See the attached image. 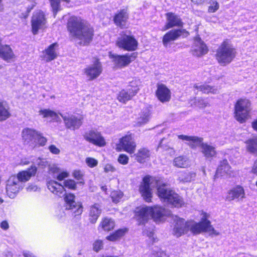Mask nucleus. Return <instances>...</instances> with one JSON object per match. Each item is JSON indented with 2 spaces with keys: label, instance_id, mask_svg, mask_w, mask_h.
<instances>
[{
  "label": "nucleus",
  "instance_id": "1",
  "mask_svg": "<svg viewBox=\"0 0 257 257\" xmlns=\"http://www.w3.org/2000/svg\"><path fill=\"white\" fill-rule=\"evenodd\" d=\"M157 188L159 198L175 207H180L184 203L182 198L173 190L167 187V185L161 179L150 176H145L139 187V192L143 199L148 202L151 201L152 193L150 186Z\"/></svg>",
  "mask_w": 257,
  "mask_h": 257
},
{
  "label": "nucleus",
  "instance_id": "2",
  "mask_svg": "<svg viewBox=\"0 0 257 257\" xmlns=\"http://www.w3.org/2000/svg\"><path fill=\"white\" fill-rule=\"evenodd\" d=\"M67 28L70 38L80 45H88L92 40L94 30L90 25L80 17H71Z\"/></svg>",
  "mask_w": 257,
  "mask_h": 257
},
{
  "label": "nucleus",
  "instance_id": "3",
  "mask_svg": "<svg viewBox=\"0 0 257 257\" xmlns=\"http://www.w3.org/2000/svg\"><path fill=\"white\" fill-rule=\"evenodd\" d=\"M48 189L53 194L59 196L64 197L65 207L66 209L72 210L75 216L81 214L83 212V207L81 203L76 202L75 196L73 194L64 193V186L57 182L51 180L47 183Z\"/></svg>",
  "mask_w": 257,
  "mask_h": 257
},
{
  "label": "nucleus",
  "instance_id": "4",
  "mask_svg": "<svg viewBox=\"0 0 257 257\" xmlns=\"http://www.w3.org/2000/svg\"><path fill=\"white\" fill-rule=\"evenodd\" d=\"M179 139L186 141L187 145L192 149L200 147L201 152L206 158H211L216 155L214 147L207 143H203V139L196 136H188L186 135H179Z\"/></svg>",
  "mask_w": 257,
  "mask_h": 257
},
{
  "label": "nucleus",
  "instance_id": "5",
  "mask_svg": "<svg viewBox=\"0 0 257 257\" xmlns=\"http://www.w3.org/2000/svg\"><path fill=\"white\" fill-rule=\"evenodd\" d=\"M235 50L231 42L226 40L217 49L216 57L219 64L225 65L232 61L235 56Z\"/></svg>",
  "mask_w": 257,
  "mask_h": 257
},
{
  "label": "nucleus",
  "instance_id": "6",
  "mask_svg": "<svg viewBox=\"0 0 257 257\" xmlns=\"http://www.w3.org/2000/svg\"><path fill=\"white\" fill-rule=\"evenodd\" d=\"M189 230L193 234H199L202 232H208L210 235L219 234V233L211 225L210 221L206 219H202L199 222L194 221H188V231Z\"/></svg>",
  "mask_w": 257,
  "mask_h": 257
},
{
  "label": "nucleus",
  "instance_id": "7",
  "mask_svg": "<svg viewBox=\"0 0 257 257\" xmlns=\"http://www.w3.org/2000/svg\"><path fill=\"white\" fill-rule=\"evenodd\" d=\"M250 101L247 99L238 100L235 105V117L240 123L247 119L251 110Z\"/></svg>",
  "mask_w": 257,
  "mask_h": 257
},
{
  "label": "nucleus",
  "instance_id": "8",
  "mask_svg": "<svg viewBox=\"0 0 257 257\" xmlns=\"http://www.w3.org/2000/svg\"><path fill=\"white\" fill-rule=\"evenodd\" d=\"M117 47L127 51H134L137 49L138 42L133 36L122 33L116 42Z\"/></svg>",
  "mask_w": 257,
  "mask_h": 257
},
{
  "label": "nucleus",
  "instance_id": "9",
  "mask_svg": "<svg viewBox=\"0 0 257 257\" xmlns=\"http://www.w3.org/2000/svg\"><path fill=\"white\" fill-rule=\"evenodd\" d=\"M47 23L44 13L41 11L34 13L31 19L32 31L34 35H36L39 30L46 27Z\"/></svg>",
  "mask_w": 257,
  "mask_h": 257
},
{
  "label": "nucleus",
  "instance_id": "10",
  "mask_svg": "<svg viewBox=\"0 0 257 257\" xmlns=\"http://www.w3.org/2000/svg\"><path fill=\"white\" fill-rule=\"evenodd\" d=\"M23 185L20 183L16 176H11L7 182L6 193L11 198H14L23 188Z\"/></svg>",
  "mask_w": 257,
  "mask_h": 257
},
{
  "label": "nucleus",
  "instance_id": "11",
  "mask_svg": "<svg viewBox=\"0 0 257 257\" xmlns=\"http://www.w3.org/2000/svg\"><path fill=\"white\" fill-rule=\"evenodd\" d=\"M188 35L189 33L185 29H173L164 35L162 42L164 46L167 47L169 45L171 44L172 42L177 40L181 36L183 37H186Z\"/></svg>",
  "mask_w": 257,
  "mask_h": 257
},
{
  "label": "nucleus",
  "instance_id": "12",
  "mask_svg": "<svg viewBox=\"0 0 257 257\" xmlns=\"http://www.w3.org/2000/svg\"><path fill=\"white\" fill-rule=\"evenodd\" d=\"M110 57L115 67L121 68L127 66L134 61L137 57V54L133 53L123 55H111Z\"/></svg>",
  "mask_w": 257,
  "mask_h": 257
},
{
  "label": "nucleus",
  "instance_id": "13",
  "mask_svg": "<svg viewBox=\"0 0 257 257\" xmlns=\"http://www.w3.org/2000/svg\"><path fill=\"white\" fill-rule=\"evenodd\" d=\"M83 137L86 141L95 146L103 147L106 144L104 138L97 130H92L86 132Z\"/></svg>",
  "mask_w": 257,
  "mask_h": 257
},
{
  "label": "nucleus",
  "instance_id": "14",
  "mask_svg": "<svg viewBox=\"0 0 257 257\" xmlns=\"http://www.w3.org/2000/svg\"><path fill=\"white\" fill-rule=\"evenodd\" d=\"M102 71V65L97 59L84 69V72L89 80H92L97 78Z\"/></svg>",
  "mask_w": 257,
  "mask_h": 257
},
{
  "label": "nucleus",
  "instance_id": "15",
  "mask_svg": "<svg viewBox=\"0 0 257 257\" xmlns=\"http://www.w3.org/2000/svg\"><path fill=\"white\" fill-rule=\"evenodd\" d=\"M174 223L173 233L178 237L188 232V221L177 216H173Z\"/></svg>",
  "mask_w": 257,
  "mask_h": 257
},
{
  "label": "nucleus",
  "instance_id": "16",
  "mask_svg": "<svg viewBox=\"0 0 257 257\" xmlns=\"http://www.w3.org/2000/svg\"><path fill=\"white\" fill-rule=\"evenodd\" d=\"M136 147V143L131 135H126L119 140V143L117 146L118 150H123L130 154L135 152Z\"/></svg>",
  "mask_w": 257,
  "mask_h": 257
},
{
  "label": "nucleus",
  "instance_id": "17",
  "mask_svg": "<svg viewBox=\"0 0 257 257\" xmlns=\"http://www.w3.org/2000/svg\"><path fill=\"white\" fill-rule=\"evenodd\" d=\"M63 118L66 128L75 130L78 129L82 124L81 117H78L72 114H60Z\"/></svg>",
  "mask_w": 257,
  "mask_h": 257
},
{
  "label": "nucleus",
  "instance_id": "18",
  "mask_svg": "<svg viewBox=\"0 0 257 257\" xmlns=\"http://www.w3.org/2000/svg\"><path fill=\"white\" fill-rule=\"evenodd\" d=\"M152 211L151 207H141L137 209L135 216L139 224L146 223L150 218H152Z\"/></svg>",
  "mask_w": 257,
  "mask_h": 257
},
{
  "label": "nucleus",
  "instance_id": "19",
  "mask_svg": "<svg viewBox=\"0 0 257 257\" xmlns=\"http://www.w3.org/2000/svg\"><path fill=\"white\" fill-rule=\"evenodd\" d=\"M171 91L163 84H158L156 95L158 99L162 102H169L171 99Z\"/></svg>",
  "mask_w": 257,
  "mask_h": 257
},
{
  "label": "nucleus",
  "instance_id": "20",
  "mask_svg": "<svg viewBox=\"0 0 257 257\" xmlns=\"http://www.w3.org/2000/svg\"><path fill=\"white\" fill-rule=\"evenodd\" d=\"M192 53L194 56L200 57L208 52L206 45L199 38L195 39L192 49Z\"/></svg>",
  "mask_w": 257,
  "mask_h": 257
},
{
  "label": "nucleus",
  "instance_id": "21",
  "mask_svg": "<svg viewBox=\"0 0 257 257\" xmlns=\"http://www.w3.org/2000/svg\"><path fill=\"white\" fill-rule=\"evenodd\" d=\"M166 16L167 23L165 25V30L174 27H183V23L178 16L172 13H168Z\"/></svg>",
  "mask_w": 257,
  "mask_h": 257
},
{
  "label": "nucleus",
  "instance_id": "22",
  "mask_svg": "<svg viewBox=\"0 0 257 257\" xmlns=\"http://www.w3.org/2000/svg\"><path fill=\"white\" fill-rule=\"evenodd\" d=\"M37 170L35 166H32L28 170L18 173L16 177L18 178L20 183H21L23 185V183L29 181L31 177L35 175Z\"/></svg>",
  "mask_w": 257,
  "mask_h": 257
},
{
  "label": "nucleus",
  "instance_id": "23",
  "mask_svg": "<svg viewBox=\"0 0 257 257\" xmlns=\"http://www.w3.org/2000/svg\"><path fill=\"white\" fill-rule=\"evenodd\" d=\"M225 175L229 177L234 176L235 175V173L231 170L226 160L221 162L220 165L216 170L215 177L217 175L223 176Z\"/></svg>",
  "mask_w": 257,
  "mask_h": 257
},
{
  "label": "nucleus",
  "instance_id": "24",
  "mask_svg": "<svg viewBox=\"0 0 257 257\" xmlns=\"http://www.w3.org/2000/svg\"><path fill=\"white\" fill-rule=\"evenodd\" d=\"M128 19V14L126 10H121L114 17L115 24L121 28H124Z\"/></svg>",
  "mask_w": 257,
  "mask_h": 257
},
{
  "label": "nucleus",
  "instance_id": "25",
  "mask_svg": "<svg viewBox=\"0 0 257 257\" xmlns=\"http://www.w3.org/2000/svg\"><path fill=\"white\" fill-rule=\"evenodd\" d=\"M58 44L56 43L50 45L45 51H43L44 59L47 62L54 60L57 57V49Z\"/></svg>",
  "mask_w": 257,
  "mask_h": 257
},
{
  "label": "nucleus",
  "instance_id": "26",
  "mask_svg": "<svg viewBox=\"0 0 257 257\" xmlns=\"http://www.w3.org/2000/svg\"><path fill=\"white\" fill-rule=\"evenodd\" d=\"M0 57L9 62L15 58V55L10 46L0 44Z\"/></svg>",
  "mask_w": 257,
  "mask_h": 257
},
{
  "label": "nucleus",
  "instance_id": "27",
  "mask_svg": "<svg viewBox=\"0 0 257 257\" xmlns=\"http://www.w3.org/2000/svg\"><path fill=\"white\" fill-rule=\"evenodd\" d=\"M245 197L243 188L241 186H237L230 190L226 196V199L231 201L234 199H243Z\"/></svg>",
  "mask_w": 257,
  "mask_h": 257
},
{
  "label": "nucleus",
  "instance_id": "28",
  "mask_svg": "<svg viewBox=\"0 0 257 257\" xmlns=\"http://www.w3.org/2000/svg\"><path fill=\"white\" fill-rule=\"evenodd\" d=\"M38 131L29 127L23 130L21 134L23 140L25 143H33Z\"/></svg>",
  "mask_w": 257,
  "mask_h": 257
},
{
  "label": "nucleus",
  "instance_id": "29",
  "mask_svg": "<svg viewBox=\"0 0 257 257\" xmlns=\"http://www.w3.org/2000/svg\"><path fill=\"white\" fill-rule=\"evenodd\" d=\"M151 210H152L151 212L152 218L156 222L161 221L164 216L167 215L166 211L164 208L158 206L151 207Z\"/></svg>",
  "mask_w": 257,
  "mask_h": 257
},
{
  "label": "nucleus",
  "instance_id": "30",
  "mask_svg": "<svg viewBox=\"0 0 257 257\" xmlns=\"http://www.w3.org/2000/svg\"><path fill=\"white\" fill-rule=\"evenodd\" d=\"M101 213V209L99 204L95 203L90 207L89 216L90 221L94 223Z\"/></svg>",
  "mask_w": 257,
  "mask_h": 257
},
{
  "label": "nucleus",
  "instance_id": "31",
  "mask_svg": "<svg viewBox=\"0 0 257 257\" xmlns=\"http://www.w3.org/2000/svg\"><path fill=\"white\" fill-rule=\"evenodd\" d=\"M10 116L9 105L6 102L0 101V121L7 119Z\"/></svg>",
  "mask_w": 257,
  "mask_h": 257
},
{
  "label": "nucleus",
  "instance_id": "32",
  "mask_svg": "<svg viewBox=\"0 0 257 257\" xmlns=\"http://www.w3.org/2000/svg\"><path fill=\"white\" fill-rule=\"evenodd\" d=\"M173 164L178 168H186L189 166V161L186 156H180L174 158Z\"/></svg>",
  "mask_w": 257,
  "mask_h": 257
},
{
  "label": "nucleus",
  "instance_id": "33",
  "mask_svg": "<svg viewBox=\"0 0 257 257\" xmlns=\"http://www.w3.org/2000/svg\"><path fill=\"white\" fill-rule=\"evenodd\" d=\"M135 159L139 163H142L145 162L146 160L150 158V151L145 149L143 148L140 149L138 153L135 154Z\"/></svg>",
  "mask_w": 257,
  "mask_h": 257
},
{
  "label": "nucleus",
  "instance_id": "34",
  "mask_svg": "<svg viewBox=\"0 0 257 257\" xmlns=\"http://www.w3.org/2000/svg\"><path fill=\"white\" fill-rule=\"evenodd\" d=\"M194 87L196 89L203 92L204 93L208 94L211 93L212 94H217L219 93V90L217 88L207 84H203L200 85L195 84L194 85Z\"/></svg>",
  "mask_w": 257,
  "mask_h": 257
},
{
  "label": "nucleus",
  "instance_id": "35",
  "mask_svg": "<svg viewBox=\"0 0 257 257\" xmlns=\"http://www.w3.org/2000/svg\"><path fill=\"white\" fill-rule=\"evenodd\" d=\"M100 226L101 227L103 230L109 231L114 228L115 222L111 218L105 217L102 220Z\"/></svg>",
  "mask_w": 257,
  "mask_h": 257
},
{
  "label": "nucleus",
  "instance_id": "36",
  "mask_svg": "<svg viewBox=\"0 0 257 257\" xmlns=\"http://www.w3.org/2000/svg\"><path fill=\"white\" fill-rule=\"evenodd\" d=\"M134 96V93H132L128 89L127 90L123 89L118 94L117 99L120 102L125 103Z\"/></svg>",
  "mask_w": 257,
  "mask_h": 257
},
{
  "label": "nucleus",
  "instance_id": "37",
  "mask_svg": "<svg viewBox=\"0 0 257 257\" xmlns=\"http://www.w3.org/2000/svg\"><path fill=\"white\" fill-rule=\"evenodd\" d=\"M39 114L42 115L43 117H51L54 120L56 121H60V118L58 114L55 111L49 109H44L40 110L39 111Z\"/></svg>",
  "mask_w": 257,
  "mask_h": 257
},
{
  "label": "nucleus",
  "instance_id": "38",
  "mask_svg": "<svg viewBox=\"0 0 257 257\" xmlns=\"http://www.w3.org/2000/svg\"><path fill=\"white\" fill-rule=\"evenodd\" d=\"M196 176V174L191 172H183L179 174L178 180L180 182L185 183L191 182Z\"/></svg>",
  "mask_w": 257,
  "mask_h": 257
},
{
  "label": "nucleus",
  "instance_id": "39",
  "mask_svg": "<svg viewBox=\"0 0 257 257\" xmlns=\"http://www.w3.org/2000/svg\"><path fill=\"white\" fill-rule=\"evenodd\" d=\"M245 143L247 151L251 154L257 155V138L249 139Z\"/></svg>",
  "mask_w": 257,
  "mask_h": 257
},
{
  "label": "nucleus",
  "instance_id": "40",
  "mask_svg": "<svg viewBox=\"0 0 257 257\" xmlns=\"http://www.w3.org/2000/svg\"><path fill=\"white\" fill-rule=\"evenodd\" d=\"M151 112L148 108H144L140 114L138 118V122L140 124L147 123L150 119Z\"/></svg>",
  "mask_w": 257,
  "mask_h": 257
},
{
  "label": "nucleus",
  "instance_id": "41",
  "mask_svg": "<svg viewBox=\"0 0 257 257\" xmlns=\"http://www.w3.org/2000/svg\"><path fill=\"white\" fill-rule=\"evenodd\" d=\"M127 231V230L125 228L118 229L113 234L106 236V238L111 241H116L123 236Z\"/></svg>",
  "mask_w": 257,
  "mask_h": 257
},
{
  "label": "nucleus",
  "instance_id": "42",
  "mask_svg": "<svg viewBox=\"0 0 257 257\" xmlns=\"http://www.w3.org/2000/svg\"><path fill=\"white\" fill-rule=\"evenodd\" d=\"M47 141V139L43 136L42 133L38 131L33 143L35 146H44Z\"/></svg>",
  "mask_w": 257,
  "mask_h": 257
},
{
  "label": "nucleus",
  "instance_id": "43",
  "mask_svg": "<svg viewBox=\"0 0 257 257\" xmlns=\"http://www.w3.org/2000/svg\"><path fill=\"white\" fill-rule=\"evenodd\" d=\"M140 83L139 80L134 79L130 82L127 89L132 93L135 95L139 90V85Z\"/></svg>",
  "mask_w": 257,
  "mask_h": 257
},
{
  "label": "nucleus",
  "instance_id": "44",
  "mask_svg": "<svg viewBox=\"0 0 257 257\" xmlns=\"http://www.w3.org/2000/svg\"><path fill=\"white\" fill-rule=\"evenodd\" d=\"M194 104L200 108H204L210 106L209 102L207 99L200 98L195 99Z\"/></svg>",
  "mask_w": 257,
  "mask_h": 257
},
{
  "label": "nucleus",
  "instance_id": "45",
  "mask_svg": "<svg viewBox=\"0 0 257 257\" xmlns=\"http://www.w3.org/2000/svg\"><path fill=\"white\" fill-rule=\"evenodd\" d=\"M123 193L119 190L113 191L110 194L111 198L113 202L117 203L123 196Z\"/></svg>",
  "mask_w": 257,
  "mask_h": 257
},
{
  "label": "nucleus",
  "instance_id": "46",
  "mask_svg": "<svg viewBox=\"0 0 257 257\" xmlns=\"http://www.w3.org/2000/svg\"><path fill=\"white\" fill-rule=\"evenodd\" d=\"M210 6L208 7V12L209 13H215L219 8V3L216 1L211 0L209 2Z\"/></svg>",
  "mask_w": 257,
  "mask_h": 257
},
{
  "label": "nucleus",
  "instance_id": "47",
  "mask_svg": "<svg viewBox=\"0 0 257 257\" xmlns=\"http://www.w3.org/2000/svg\"><path fill=\"white\" fill-rule=\"evenodd\" d=\"M85 163L90 168H93L97 166L98 161L91 157H87L85 159Z\"/></svg>",
  "mask_w": 257,
  "mask_h": 257
},
{
  "label": "nucleus",
  "instance_id": "48",
  "mask_svg": "<svg viewBox=\"0 0 257 257\" xmlns=\"http://www.w3.org/2000/svg\"><path fill=\"white\" fill-rule=\"evenodd\" d=\"M70 189L75 190L76 188V184L73 180H66L64 182V186Z\"/></svg>",
  "mask_w": 257,
  "mask_h": 257
},
{
  "label": "nucleus",
  "instance_id": "49",
  "mask_svg": "<svg viewBox=\"0 0 257 257\" xmlns=\"http://www.w3.org/2000/svg\"><path fill=\"white\" fill-rule=\"evenodd\" d=\"M35 163L42 168H45L49 164L48 161L46 159L40 158H39L36 160Z\"/></svg>",
  "mask_w": 257,
  "mask_h": 257
},
{
  "label": "nucleus",
  "instance_id": "50",
  "mask_svg": "<svg viewBox=\"0 0 257 257\" xmlns=\"http://www.w3.org/2000/svg\"><path fill=\"white\" fill-rule=\"evenodd\" d=\"M103 246V243L102 240H97L93 244V249L96 251L98 252L101 250Z\"/></svg>",
  "mask_w": 257,
  "mask_h": 257
},
{
  "label": "nucleus",
  "instance_id": "51",
  "mask_svg": "<svg viewBox=\"0 0 257 257\" xmlns=\"http://www.w3.org/2000/svg\"><path fill=\"white\" fill-rule=\"evenodd\" d=\"M117 161L120 164L126 165L128 163V157L125 155L121 154L119 156Z\"/></svg>",
  "mask_w": 257,
  "mask_h": 257
},
{
  "label": "nucleus",
  "instance_id": "52",
  "mask_svg": "<svg viewBox=\"0 0 257 257\" xmlns=\"http://www.w3.org/2000/svg\"><path fill=\"white\" fill-rule=\"evenodd\" d=\"M115 170H116V169H115V167L111 164H107L104 166V171L105 173H109V172L112 173V172H115Z\"/></svg>",
  "mask_w": 257,
  "mask_h": 257
},
{
  "label": "nucleus",
  "instance_id": "53",
  "mask_svg": "<svg viewBox=\"0 0 257 257\" xmlns=\"http://www.w3.org/2000/svg\"><path fill=\"white\" fill-rule=\"evenodd\" d=\"M73 176L77 180H81L83 178V174L79 170H75L73 173Z\"/></svg>",
  "mask_w": 257,
  "mask_h": 257
},
{
  "label": "nucleus",
  "instance_id": "54",
  "mask_svg": "<svg viewBox=\"0 0 257 257\" xmlns=\"http://www.w3.org/2000/svg\"><path fill=\"white\" fill-rule=\"evenodd\" d=\"M49 150L51 153L55 155H58L60 152V150L54 145H50L49 147Z\"/></svg>",
  "mask_w": 257,
  "mask_h": 257
},
{
  "label": "nucleus",
  "instance_id": "55",
  "mask_svg": "<svg viewBox=\"0 0 257 257\" xmlns=\"http://www.w3.org/2000/svg\"><path fill=\"white\" fill-rule=\"evenodd\" d=\"M67 177H68V173L67 172H63L59 173L56 178L58 180L61 181Z\"/></svg>",
  "mask_w": 257,
  "mask_h": 257
},
{
  "label": "nucleus",
  "instance_id": "56",
  "mask_svg": "<svg viewBox=\"0 0 257 257\" xmlns=\"http://www.w3.org/2000/svg\"><path fill=\"white\" fill-rule=\"evenodd\" d=\"M49 171L53 173H56L59 172V168L55 165H50L49 164Z\"/></svg>",
  "mask_w": 257,
  "mask_h": 257
},
{
  "label": "nucleus",
  "instance_id": "57",
  "mask_svg": "<svg viewBox=\"0 0 257 257\" xmlns=\"http://www.w3.org/2000/svg\"><path fill=\"white\" fill-rule=\"evenodd\" d=\"M28 192H35L38 190L37 186L34 184L29 185L26 188Z\"/></svg>",
  "mask_w": 257,
  "mask_h": 257
},
{
  "label": "nucleus",
  "instance_id": "58",
  "mask_svg": "<svg viewBox=\"0 0 257 257\" xmlns=\"http://www.w3.org/2000/svg\"><path fill=\"white\" fill-rule=\"evenodd\" d=\"M0 226H1V228H2L4 230H5L8 229V228H9V223L6 220L3 221L1 222Z\"/></svg>",
  "mask_w": 257,
  "mask_h": 257
},
{
  "label": "nucleus",
  "instance_id": "59",
  "mask_svg": "<svg viewBox=\"0 0 257 257\" xmlns=\"http://www.w3.org/2000/svg\"><path fill=\"white\" fill-rule=\"evenodd\" d=\"M251 173L257 175V159L254 162L251 168Z\"/></svg>",
  "mask_w": 257,
  "mask_h": 257
},
{
  "label": "nucleus",
  "instance_id": "60",
  "mask_svg": "<svg viewBox=\"0 0 257 257\" xmlns=\"http://www.w3.org/2000/svg\"><path fill=\"white\" fill-rule=\"evenodd\" d=\"M156 257H168L167 254L164 251H159L157 252Z\"/></svg>",
  "mask_w": 257,
  "mask_h": 257
},
{
  "label": "nucleus",
  "instance_id": "61",
  "mask_svg": "<svg viewBox=\"0 0 257 257\" xmlns=\"http://www.w3.org/2000/svg\"><path fill=\"white\" fill-rule=\"evenodd\" d=\"M193 3L197 5H201L204 3L207 0H191Z\"/></svg>",
  "mask_w": 257,
  "mask_h": 257
},
{
  "label": "nucleus",
  "instance_id": "62",
  "mask_svg": "<svg viewBox=\"0 0 257 257\" xmlns=\"http://www.w3.org/2000/svg\"><path fill=\"white\" fill-rule=\"evenodd\" d=\"M144 233L145 234H147L149 237H153L154 232L153 231H150V232L147 231L146 232V231H144Z\"/></svg>",
  "mask_w": 257,
  "mask_h": 257
},
{
  "label": "nucleus",
  "instance_id": "63",
  "mask_svg": "<svg viewBox=\"0 0 257 257\" xmlns=\"http://www.w3.org/2000/svg\"><path fill=\"white\" fill-rule=\"evenodd\" d=\"M252 126L253 129L257 131V120L252 123Z\"/></svg>",
  "mask_w": 257,
  "mask_h": 257
},
{
  "label": "nucleus",
  "instance_id": "64",
  "mask_svg": "<svg viewBox=\"0 0 257 257\" xmlns=\"http://www.w3.org/2000/svg\"><path fill=\"white\" fill-rule=\"evenodd\" d=\"M22 163L23 164V165H28L29 164V161H22Z\"/></svg>",
  "mask_w": 257,
  "mask_h": 257
}]
</instances>
